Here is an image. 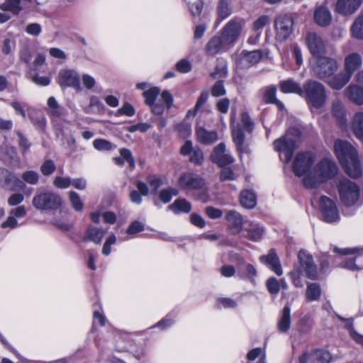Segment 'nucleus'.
<instances>
[{
  "mask_svg": "<svg viewBox=\"0 0 363 363\" xmlns=\"http://www.w3.org/2000/svg\"><path fill=\"white\" fill-rule=\"evenodd\" d=\"M240 201L245 208H253L257 204L255 194L251 190H244L240 193Z\"/></svg>",
  "mask_w": 363,
  "mask_h": 363,
  "instance_id": "nucleus-38",
  "label": "nucleus"
},
{
  "mask_svg": "<svg viewBox=\"0 0 363 363\" xmlns=\"http://www.w3.org/2000/svg\"><path fill=\"white\" fill-rule=\"evenodd\" d=\"M301 139V132L296 128H289L285 135L274 142V149L279 152L281 160L288 164Z\"/></svg>",
  "mask_w": 363,
  "mask_h": 363,
  "instance_id": "nucleus-4",
  "label": "nucleus"
},
{
  "mask_svg": "<svg viewBox=\"0 0 363 363\" xmlns=\"http://www.w3.org/2000/svg\"><path fill=\"white\" fill-rule=\"evenodd\" d=\"M291 326V308L286 304L282 309L277 323V328L280 333H286Z\"/></svg>",
  "mask_w": 363,
  "mask_h": 363,
  "instance_id": "nucleus-28",
  "label": "nucleus"
},
{
  "mask_svg": "<svg viewBox=\"0 0 363 363\" xmlns=\"http://www.w3.org/2000/svg\"><path fill=\"white\" fill-rule=\"evenodd\" d=\"M225 145L223 143H220L218 145H216L212 154L211 155V160L213 162L218 164V162L220 161L221 157L225 154Z\"/></svg>",
  "mask_w": 363,
  "mask_h": 363,
  "instance_id": "nucleus-47",
  "label": "nucleus"
},
{
  "mask_svg": "<svg viewBox=\"0 0 363 363\" xmlns=\"http://www.w3.org/2000/svg\"><path fill=\"white\" fill-rule=\"evenodd\" d=\"M208 21H209L207 20L196 25L194 30V38L195 40H199L203 36L207 29Z\"/></svg>",
  "mask_w": 363,
  "mask_h": 363,
  "instance_id": "nucleus-55",
  "label": "nucleus"
},
{
  "mask_svg": "<svg viewBox=\"0 0 363 363\" xmlns=\"http://www.w3.org/2000/svg\"><path fill=\"white\" fill-rule=\"evenodd\" d=\"M69 198L72 206L75 211H80L82 210L84 204L77 193L75 191H70L69 194Z\"/></svg>",
  "mask_w": 363,
  "mask_h": 363,
  "instance_id": "nucleus-49",
  "label": "nucleus"
},
{
  "mask_svg": "<svg viewBox=\"0 0 363 363\" xmlns=\"http://www.w3.org/2000/svg\"><path fill=\"white\" fill-rule=\"evenodd\" d=\"M226 93L223 82L222 80L217 81L213 86L211 94L214 97H218L225 95Z\"/></svg>",
  "mask_w": 363,
  "mask_h": 363,
  "instance_id": "nucleus-57",
  "label": "nucleus"
},
{
  "mask_svg": "<svg viewBox=\"0 0 363 363\" xmlns=\"http://www.w3.org/2000/svg\"><path fill=\"white\" fill-rule=\"evenodd\" d=\"M267 288L272 294H277L280 290V284L274 277H270L267 281Z\"/></svg>",
  "mask_w": 363,
  "mask_h": 363,
  "instance_id": "nucleus-58",
  "label": "nucleus"
},
{
  "mask_svg": "<svg viewBox=\"0 0 363 363\" xmlns=\"http://www.w3.org/2000/svg\"><path fill=\"white\" fill-rule=\"evenodd\" d=\"M232 136L233 141L236 145L238 151L240 153V158H242V154L249 153V148L244 145L245 135L243 131L238 128L234 127L232 130Z\"/></svg>",
  "mask_w": 363,
  "mask_h": 363,
  "instance_id": "nucleus-31",
  "label": "nucleus"
},
{
  "mask_svg": "<svg viewBox=\"0 0 363 363\" xmlns=\"http://www.w3.org/2000/svg\"><path fill=\"white\" fill-rule=\"evenodd\" d=\"M176 68L182 73H188L191 69V65L189 60L182 59L176 64Z\"/></svg>",
  "mask_w": 363,
  "mask_h": 363,
  "instance_id": "nucleus-63",
  "label": "nucleus"
},
{
  "mask_svg": "<svg viewBox=\"0 0 363 363\" xmlns=\"http://www.w3.org/2000/svg\"><path fill=\"white\" fill-rule=\"evenodd\" d=\"M135 114V108L130 103H125L120 108L116 111L117 116H127L128 117L133 116Z\"/></svg>",
  "mask_w": 363,
  "mask_h": 363,
  "instance_id": "nucleus-54",
  "label": "nucleus"
},
{
  "mask_svg": "<svg viewBox=\"0 0 363 363\" xmlns=\"http://www.w3.org/2000/svg\"><path fill=\"white\" fill-rule=\"evenodd\" d=\"M315 162V155L311 152H298L292 164V169L297 177H306L311 172V168Z\"/></svg>",
  "mask_w": 363,
  "mask_h": 363,
  "instance_id": "nucleus-12",
  "label": "nucleus"
},
{
  "mask_svg": "<svg viewBox=\"0 0 363 363\" xmlns=\"http://www.w3.org/2000/svg\"><path fill=\"white\" fill-rule=\"evenodd\" d=\"M362 64L361 55L357 52H352L347 55L344 61V71L351 77L355 71H357Z\"/></svg>",
  "mask_w": 363,
  "mask_h": 363,
  "instance_id": "nucleus-24",
  "label": "nucleus"
},
{
  "mask_svg": "<svg viewBox=\"0 0 363 363\" xmlns=\"http://www.w3.org/2000/svg\"><path fill=\"white\" fill-rule=\"evenodd\" d=\"M243 26V20L233 18L226 23L220 30V35L225 39V43L228 44L230 48L234 46L240 38Z\"/></svg>",
  "mask_w": 363,
  "mask_h": 363,
  "instance_id": "nucleus-11",
  "label": "nucleus"
},
{
  "mask_svg": "<svg viewBox=\"0 0 363 363\" xmlns=\"http://www.w3.org/2000/svg\"><path fill=\"white\" fill-rule=\"evenodd\" d=\"M307 47L313 58L320 56L325 51V46L322 38L315 33H309L306 38Z\"/></svg>",
  "mask_w": 363,
  "mask_h": 363,
  "instance_id": "nucleus-18",
  "label": "nucleus"
},
{
  "mask_svg": "<svg viewBox=\"0 0 363 363\" xmlns=\"http://www.w3.org/2000/svg\"><path fill=\"white\" fill-rule=\"evenodd\" d=\"M31 4V0H5L0 4L2 11H11L14 15H18L21 11L26 9Z\"/></svg>",
  "mask_w": 363,
  "mask_h": 363,
  "instance_id": "nucleus-21",
  "label": "nucleus"
},
{
  "mask_svg": "<svg viewBox=\"0 0 363 363\" xmlns=\"http://www.w3.org/2000/svg\"><path fill=\"white\" fill-rule=\"evenodd\" d=\"M352 130L355 136L363 142V113H357L352 121Z\"/></svg>",
  "mask_w": 363,
  "mask_h": 363,
  "instance_id": "nucleus-41",
  "label": "nucleus"
},
{
  "mask_svg": "<svg viewBox=\"0 0 363 363\" xmlns=\"http://www.w3.org/2000/svg\"><path fill=\"white\" fill-rule=\"evenodd\" d=\"M335 152L345 172L351 177L362 175V169L357 150L347 141L337 140L334 145Z\"/></svg>",
  "mask_w": 363,
  "mask_h": 363,
  "instance_id": "nucleus-1",
  "label": "nucleus"
},
{
  "mask_svg": "<svg viewBox=\"0 0 363 363\" xmlns=\"http://www.w3.org/2000/svg\"><path fill=\"white\" fill-rule=\"evenodd\" d=\"M120 155L123 160L128 163L130 167L133 168L135 167V160L130 150L122 148L120 150Z\"/></svg>",
  "mask_w": 363,
  "mask_h": 363,
  "instance_id": "nucleus-62",
  "label": "nucleus"
},
{
  "mask_svg": "<svg viewBox=\"0 0 363 363\" xmlns=\"http://www.w3.org/2000/svg\"><path fill=\"white\" fill-rule=\"evenodd\" d=\"M160 92V89L157 86L151 87L150 89L145 91L143 96L145 98V104L149 106L154 105Z\"/></svg>",
  "mask_w": 363,
  "mask_h": 363,
  "instance_id": "nucleus-45",
  "label": "nucleus"
},
{
  "mask_svg": "<svg viewBox=\"0 0 363 363\" xmlns=\"http://www.w3.org/2000/svg\"><path fill=\"white\" fill-rule=\"evenodd\" d=\"M93 147L98 151H111L116 148V145L110 141L98 138L93 141Z\"/></svg>",
  "mask_w": 363,
  "mask_h": 363,
  "instance_id": "nucleus-44",
  "label": "nucleus"
},
{
  "mask_svg": "<svg viewBox=\"0 0 363 363\" xmlns=\"http://www.w3.org/2000/svg\"><path fill=\"white\" fill-rule=\"evenodd\" d=\"M230 48L226 44L225 39L220 35H214L208 41L206 45V52L208 55L215 56L220 52H226Z\"/></svg>",
  "mask_w": 363,
  "mask_h": 363,
  "instance_id": "nucleus-19",
  "label": "nucleus"
},
{
  "mask_svg": "<svg viewBox=\"0 0 363 363\" xmlns=\"http://www.w3.org/2000/svg\"><path fill=\"white\" fill-rule=\"evenodd\" d=\"M262 54L259 50H254L242 54L240 63L242 67H251L260 61Z\"/></svg>",
  "mask_w": 363,
  "mask_h": 363,
  "instance_id": "nucleus-32",
  "label": "nucleus"
},
{
  "mask_svg": "<svg viewBox=\"0 0 363 363\" xmlns=\"http://www.w3.org/2000/svg\"><path fill=\"white\" fill-rule=\"evenodd\" d=\"M262 100L267 104H272L276 98L277 88L274 86L264 87L259 91Z\"/></svg>",
  "mask_w": 363,
  "mask_h": 363,
  "instance_id": "nucleus-43",
  "label": "nucleus"
},
{
  "mask_svg": "<svg viewBox=\"0 0 363 363\" xmlns=\"http://www.w3.org/2000/svg\"><path fill=\"white\" fill-rule=\"evenodd\" d=\"M225 218L228 223L229 228L233 235L241 233L242 229L243 218L240 213L231 210L227 212Z\"/></svg>",
  "mask_w": 363,
  "mask_h": 363,
  "instance_id": "nucleus-23",
  "label": "nucleus"
},
{
  "mask_svg": "<svg viewBox=\"0 0 363 363\" xmlns=\"http://www.w3.org/2000/svg\"><path fill=\"white\" fill-rule=\"evenodd\" d=\"M48 114L53 119L63 118L67 114V110L63 106H60L53 96L48 98Z\"/></svg>",
  "mask_w": 363,
  "mask_h": 363,
  "instance_id": "nucleus-26",
  "label": "nucleus"
},
{
  "mask_svg": "<svg viewBox=\"0 0 363 363\" xmlns=\"http://www.w3.org/2000/svg\"><path fill=\"white\" fill-rule=\"evenodd\" d=\"M72 184V179L69 177H56L53 181L55 186L59 189H67Z\"/></svg>",
  "mask_w": 363,
  "mask_h": 363,
  "instance_id": "nucleus-60",
  "label": "nucleus"
},
{
  "mask_svg": "<svg viewBox=\"0 0 363 363\" xmlns=\"http://www.w3.org/2000/svg\"><path fill=\"white\" fill-rule=\"evenodd\" d=\"M299 265L295 266L289 273V277L295 287L302 288L303 281V273L311 280L318 278L317 267L314 263L313 257L306 250H300L298 254Z\"/></svg>",
  "mask_w": 363,
  "mask_h": 363,
  "instance_id": "nucleus-2",
  "label": "nucleus"
},
{
  "mask_svg": "<svg viewBox=\"0 0 363 363\" xmlns=\"http://www.w3.org/2000/svg\"><path fill=\"white\" fill-rule=\"evenodd\" d=\"M331 354L324 350L317 349L304 352L298 359V363H330Z\"/></svg>",
  "mask_w": 363,
  "mask_h": 363,
  "instance_id": "nucleus-16",
  "label": "nucleus"
},
{
  "mask_svg": "<svg viewBox=\"0 0 363 363\" xmlns=\"http://www.w3.org/2000/svg\"><path fill=\"white\" fill-rule=\"evenodd\" d=\"M116 242V235L114 234L110 235L103 245L102 254L105 256L109 255L111 252V246L112 245H114Z\"/></svg>",
  "mask_w": 363,
  "mask_h": 363,
  "instance_id": "nucleus-59",
  "label": "nucleus"
},
{
  "mask_svg": "<svg viewBox=\"0 0 363 363\" xmlns=\"http://www.w3.org/2000/svg\"><path fill=\"white\" fill-rule=\"evenodd\" d=\"M197 140L203 144H211L218 140V135L216 131H208L204 128L200 127L197 128L196 132Z\"/></svg>",
  "mask_w": 363,
  "mask_h": 363,
  "instance_id": "nucleus-34",
  "label": "nucleus"
},
{
  "mask_svg": "<svg viewBox=\"0 0 363 363\" xmlns=\"http://www.w3.org/2000/svg\"><path fill=\"white\" fill-rule=\"evenodd\" d=\"M363 0H337L335 10L343 15L354 13L362 5Z\"/></svg>",
  "mask_w": 363,
  "mask_h": 363,
  "instance_id": "nucleus-20",
  "label": "nucleus"
},
{
  "mask_svg": "<svg viewBox=\"0 0 363 363\" xmlns=\"http://www.w3.org/2000/svg\"><path fill=\"white\" fill-rule=\"evenodd\" d=\"M144 230V225L140 221L133 222L127 230L128 235H135Z\"/></svg>",
  "mask_w": 363,
  "mask_h": 363,
  "instance_id": "nucleus-64",
  "label": "nucleus"
},
{
  "mask_svg": "<svg viewBox=\"0 0 363 363\" xmlns=\"http://www.w3.org/2000/svg\"><path fill=\"white\" fill-rule=\"evenodd\" d=\"M22 179L29 184H36L39 180V174L35 171H27L22 174Z\"/></svg>",
  "mask_w": 363,
  "mask_h": 363,
  "instance_id": "nucleus-56",
  "label": "nucleus"
},
{
  "mask_svg": "<svg viewBox=\"0 0 363 363\" xmlns=\"http://www.w3.org/2000/svg\"><path fill=\"white\" fill-rule=\"evenodd\" d=\"M294 21L291 14H280L274 20L275 38L277 41H286L292 34Z\"/></svg>",
  "mask_w": 363,
  "mask_h": 363,
  "instance_id": "nucleus-10",
  "label": "nucleus"
},
{
  "mask_svg": "<svg viewBox=\"0 0 363 363\" xmlns=\"http://www.w3.org/2000/svg\"><path fill=\"white\" fill-rule=\"evenodd\" d=\"M314 19L315 23L319 26H326L330 23L332 16L327 8L320 6L315 9Z\"/></svg>",
  "mask_w": 363,
  "mask_h": 363,
  "instance_id": "nucleus-35",
  "label": "nucleus"
},
{
  "mask_svg": "<svg viewBox=\"0 0 363 363\" xmlns=\"http://www.w3.org/2000/svg\"><path fill=\"white\" fill-rule=\"evenodd\" d=\"M313 74L323 79L331 77L338 69V64L334 58L318 56L311 60Z\"/></svg>",
  "mask_w": 363,
  "mask_h": 363,
  "instance_id": "nucleus-7",
  "label": "nucleus"
},
{
  "mask_svg": "<svg viewBox=\"0 0 363 363\" xmlns=\"http://www.w3.org/2000/svg\"><path fill=\"white\" fill-rule=\"evenodd\" d=\"M335 252L342 255H352L341 260L340 267L351 271L363 270V247H348L344 249L335 248Z\"/></svg>",
  "mask_w": 363,
  "mask_h": 363,
  "instance_id": "nucleus-6",
  "label": "nucleus"
},
{
  "mask_svg": "<svg viewBox=\"0 0 363 363\" xmlns=\"http://www.w3.org/2000/svg\"><path fill=\"white\" fill-rule=\"evenodd\" d=\"M351 35L357 40H363V15L360 13L350 27Z\"/></svg>",
  "mask_w": 363,
  "mask_h": 363,
  "instance_id": "nucleus-40",
  "label": "nucleus"
},
{
  "mask_svg": "<svg viewBox=\"0 0 363 363\" xmlns=\"http://www.w3.org/2000/svg\"><path fill=\"white\" fill-rule=\"evenodd\" d=\"M228 74V67L225 63L216 65L215 70L211 74L213 79L225 78Z\"/></svg>",
  "mask_w": 363,
  "mask_h": 363,
  "instance_id": "nucleus-53",
  "label": "nucleus"
},
{
  "mask_svg": "<svg viewBox=\"0 0 363 363\" xmlns=\"http://www.w3.org/2000/svg\"><path fill=\"white\" fill-rule=\"evenodd\" d=\"M247 235L245 237L252 241H259L264 233V229L262 225L257 223H250L245 228Z\"/></svg>",
  "mask_w": 363,
  "mask_h": 363,
  "instance_id": "nucleus-30",
  "label": "nucleus"
},
{
  "mask_svg": "<svg viewBox=\"0 0 363 363\" xmlns=\"http://www.w3.org/2000/svg\"><path fill=\"white\" fill-rule=\"evenodd\" d=\"M175 214L181 213H189L191 210V203L184 199H180L176 200L172 204L168 207Z\"/></svg>",
  "mask_w": 363,
  "mask_h": 363,
  "instance_id": "nucleus-39",
  "label": "nucleus"
},
{
  "mask_svg": "<svg viewBox=\"0 0 363 363\" xmlns=\"http://www.w3.org/2000/svg\"><path fill=\"white\" fill-rule=\"evenodd\" d=\"M217 304L218 308H234L237 306L236 302L229 298H220L218 299Z\"/></svg>",
  "mask_w": 363,
  "mask_h": 363,
  "instance_id": "nucleus-61",
  "label": "nucleus"
},
{
  "mask_svg": "<svg viewBox=\"0 0 363 363\" xmlns=\"http://www.w3.org/2000/svg\"><path fill=\"white\" fill-rule=\"evenodd\" d=\"M56 169L55 162L51 160H45L40 166V172L44 176L52 174Z\"/></svg>",
  "mask_w": 363,
  "mask_h": 363,
  "instance_id": "nucleus-52",
  "label": "nucleus"
},
{
  "mask_svg": "<svg viewBox=\"0 0 363 363\" xmlns=\"http://www.w3.org/2000/svg\"><path fill=\"white\" fill-rule=\"evenodd\" d=\"M337 190L340 201L345 206H354L359 199V186L348 179L344 178L339 181Z\"/></svg>",
  "mask_w": 363,
  "mask_h": 363,
  "instance_id": "nucleus-8",
  "label": "nucleus"
},
{
  "mask_svg": "<svg viewBox=\"0 0 363 363\" xmlns=\"http://www.w3.org/2000/svg\"><path fill=\"white\" fill-rule=\"evenodd\" d=\"M32 204L40 211H54L61 207L62 201L57 194L46 191L35 194L33 198Z\"/></svg>",
  "mask_w": 363,
  "mask_h": 363,
  "instance_id": "nucleus-9",
  "label": "nucleus"
},
{
  "mask_svg": "<svg viewBox=\"0 0 363 363\" xmlns=\"http://www.w3.org/2000/svg\"><path fill=\"white\" fill-rule=\"evenodd\" d=\"M232 13V8L230 6L228 0H219L217 6L216 26L224 19L227 18Z\"/></svg>",
  "mask_w": 363,
  "mask_h": 363,
  "instance_id": "nucleus-37",
  "label": "nucleus"
},
{
  "mask_svg": "<svg viewBox=\"0 0 363 363\" xmlns=\"http://www.w3.org/2000/svg\"><path fill=\"white\" fill-rule=\"evenodd\" d=\"M345 96L357 105H363V87L350 84L345 90Z\"/></svg>",
  "mask_w": 363,
  "mask_h": 363,
  "instance_id": "nucleus-27",
  "label": "nucleus"
},
{
  "mask_svg": "<svg viewBox=\"0 0 363 363\" xmlns=\"http://www.w3.org/2000/svg\"><path fill=\"white\" fill-rule=\"evenodd\" d=\"M80 79V76L76 70L65 69L59 72L57 82L62 89L69 87L79 92L82 90Z\"/></svg>",
  "mask_w": 363,
  "mask_h": 363,
  "instance_id": "nucleus-13",
  "label": "nucleus"
},
{
  "mask_svg": "<svg viewBox=\"0 0 363 363\" xmlns=\"http://www.w3.org/2000/svg\"><path fill=\"white\" fill-rule=\"evenodd\" d=\"M331 111L333 117L341 125H346V108L340 99H335L332 103Z\"/></svg>",
  "mask_w": 363,
  "mask_h": 363,
  "instance_id": "nucleus-29",
  "label": "nucleus"
},
{
  "mask_svg": "<svg viewBox=\"0 0 363 363\" xmlns=\"http://www.w3.org/2000/svg\"><path fill=\"white\" fill-rule=\"evenodd\" d=\"M179 191L176 188L169 187L168 189H162L160 193V199L163 203H169L173 196H177Z\"/></svg>",
  "mask_w": 363,
  "mask_h": 363,
  "instance_id": "nucleus-48",
  "label": "nucleus"
},
{
  "mask_svg": "<svg viewBox=\"0 0 363 363\" xmlns=\"http://www.w3.org/2000/svg\"><path fill=\"white\" fill-rule=\"evenodd\" d=\"M146 180L150 186L152 194H156L159 188L162 184L160 177L155 174L148 175Z\"/></svg>",
  "mask_w": 363,
  "mask_h": 363,
  "instance_id": "nucleus-50",
  "label": "nucleus"
},
{
  "mask_svg": "<svg viewBox=\"0 0 363 363\" xmlns=\"http://www.w3.org/2000/svg\"><path fill=\"white\" fill-rule=\"evenodd\" d=\"M337 174L335 163L328 159L320 160L303 179L304 186L307 189L316 188L319 184L333 179Z\"/></svg>",
  "mask_w": 363,
  "mask_h": 363,
  "instance_id": "nucleus-3",
  "label": "nucleus"
},
{
  "mask_svg": "<svg viewBox=\"0 0 363 363\" xmlns=\"http://www.w3.org/2000/svg\"><path fill=\"white\" fill-rule=\"evenodd\" d=\"M319 208L326 223L337 222L340 219V213L335 201L322 196L319 201Z\"/></svg>",
  "mask_w": 363,
  "mask_h": 363,
  "instance_id": "nucleus-14",
  "label": "nucleus"
},
{
  "mask_svg": "<svg viewBox=\"0 0 363 363\" xmlns=\"http://www.w3.org/2000/svg\"><path fill=\"white\" fill-rule=\"evenodd\" d=\"M261 262L267 264L269 268L278 276L283 274L282 267L279 259L274 249H271L267 255H262L259 257Z\"/></svg>",
  "mask_w": 363,
  "mask_h": 363,
  "instance_id": "nucleus-22",
  "label": "nucleus"
},
{
  "mask_svg": "<svg viewBox=\"0 0 363 363\" xmlns=\"http://www.w3.org/2000/svg\"><path fill=\"white\" fill-rule=\"evenodd\" d=\"M9 104L13 107L16 113H19L23 118L26 117V109L29 108V106L26 103L14 101L9 102Z\"/></svg>",
  "mask_w": 363,
  "mask_h": 363,
  "instance_id": "nucleus-51",
  "label": "nucleus"
},
{
  "mask_svg": "<svg viewBox=\"0 0 363 363\" xmlns=\"http://www.w3.org/2000/svg\"><path fill=\"white\" fill-rule=\"evenodd\" d=\"M302 93L301 97L305 99L311 108H320L326 102L325 87L316 80H306L303 85Z\"/></svg>",
  "mask_w": 363,
  "mask_h": 363,
  "instance_id": "nucleus-5",
  "label": "nucleus"
},
{
  "mask_svg": "<svg viewBox=\"0 0 363 363\" xmlns=\"http://www.w3.org/2000/svg\"><path fill=\"white\" fill-rule=\"evenodd\" d=\"M321 289L318 284L311 283L307 286L306 291V301L308 302L315 301L320 299Z\"/></svg>",
  "mask_w": 363,
  "mask_h": 363,
  "instance_id": "nucleus-42",
  "label": "nucleus"
},
{
  "mask_svg": "<svg viewBox=\"0 0 363 363\" xmlns=\"http://www.w3.org/2000/svg\"><path fill=\"white\" fill-rule=\"evenodd\" d=\"M0 186L11 191H16L23 189L24 184L15 174L6 169L0 168Z\"/></svg>",
  "mask_w": 363,
  "mask_h": 363,
  "instance_id": "nucleus-17",
  "label": "nucleus"
},
{
  "mask_svg": "<svg viewBox=\"0 0 363 363\" xmlns=\"http://www.w3.org/2000/svg\"><path fill=\"white\" fill-rule=\"evenodd\" d=\"M107 230L108 229L89 227L86 232L85 239L90 240L95 244H99L104 235L106 234Z\"/></svg>",
  "mask_w": 363,
  "mask_h": 363,
  "instance_id": "nucleus-36",
  "label": "nucleus"
},
{
  "mask_svg": "<svg viewBox=\"0 0 363 363\" xmlns=\"http://www.w3.org/2000/svg\"><path fill=\"white\" fill-rule=\"evenodd\" d=\"M280 89L283 93H294L301 96L303 87L301 84L292 79L281 81L279 83Z\"/></svg>",
  "mask_w": 363,
  "mask_h": 363,
  "instance_id": "nucleus-33",
  "label": "nucleus"
},
{
  "mask_svg": "<svg viewBox=\"0 0 363 363\" xmlns=\"http://www.w3.org/2000/svg\"><path fill=\"white\" fill-rule=\"evenodd\" d=\"M351 77L346 72L342 71L338 74H333L328 80L327 84L334 90H340L350 82Z\"/></svg>",
  "mask_w": 363,
  "mask_h": 363,
  "instance_id": "nucleus-25",
  "label": "nucleus"
},
{
  "mask_svg": "<svg viewBox=\"0 0 363 363\" xmlns=\"http://www.w3.org/2000/svg\"><path fill=\"white\" fill-rule=\"evenodd\" d=\"M175 130L178 132L181 138H186L191 135V125L184 121L175 125Z\"/></svg>",
  "mask_w": 363,
  "mask_h": 363,
  "instance_id": "nucleus-46",
  "label": "nucleus"
},
{
  "mask_svg": "<svg viewBox=\"0 0 363 363\" xmlns=\"http://www.w3.org/2000/svg\"><path fill=\"white\" fill-rule=\"evenodd\" d=\"M178 185L181 189L186 191L198 190L204 186L205 181L197 174L186 172L180 176Z\"/></svg>",
  "mask_w": 363,
  "mask_h": 363,
  "instance_id": "nucleus-15",
  "label": "nucleus"
}]
</instances>
